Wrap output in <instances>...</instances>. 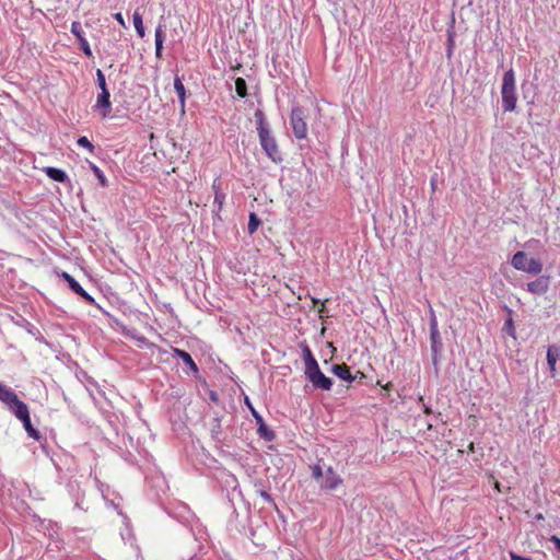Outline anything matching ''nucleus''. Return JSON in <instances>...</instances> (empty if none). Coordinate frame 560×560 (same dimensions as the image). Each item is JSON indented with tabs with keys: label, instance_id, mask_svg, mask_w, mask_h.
<instances>
[{
	"label": "nucleus",
	"instance_id": "nucleus-1",
	"mask_svg": "<svg viewBox=\"0 0 560 560\" xmlns=\"http://www.w3.org/2000/svg\"><path fill=\"white\" fill-rule=\"evenodd\" d=\"M301 349L305 378L312 384L314 389L329 392L334 385L332 380L322 372L316 358L306 343H303Z\"/></svg>",
	"mask_w": 560,
	"mask_h": 560
},
{
	"label": "nucleus",
	"instance_id": "nucleus-2",
	"mask_svg": "<svg viewBox=\"0 0 560 560\" xmlns=\"http://www.w3.org/2000/svg\"><path fill=\"white\" fill-rule=\"evenodd\" d=\"M254 117L257 125L259 142L264 152L272 162L277 164L281 163L283 158L279 150L276 137L272 135V131L266 121L265 113L260 108H257Z\"/></svg>",
	"mask_w": 560,
	"mask_h": 560
},
{
	"label": "nucleus",
	"instance_id": "nucleus-3",
	"mask_svg": "<svg viewBox=\"0 0 560 560\" xmlns=\"http://www.w3.org/2000/svg\"><path fill=\"white\" fill-rule=\"evenodd\" d=\"M502 108L504 112H514L516 109V80L513 68L506 70L502 78L501 86Z\"/></svg>",
	"mask_w": 560,
	"mask_h": 560
},
{
	"label": "nucleus",
	"instance_id": "nucleus-4",
	"mask_svg": "<svg viewBox=\"0 0 560 560\" xmlns=\"http://www.w3.org/2000/svg\"><path fill=\"white\" fill-rule=\"evenodd\" d=\"M430 348H431V357H432V365L434 368L435 373H439V364L440 359L443 352V342L442 337L438 326V319L434 312L431 310L430 320Z\"/></svg>",
	"mask_w": 560,
	"mask_h": 560
},
{
	"label": "nucleus",
	"instance_id": "nucleus-5",
	"mask_svg": "<svg viewBox=\"0 0 560 560\" xmlns=\"http://www.w3.org/2000/svg\"><path fill=\"white\" fill-rule=\"evenodd\" d=\"M307 110L302 106H293L290 114V124L296 139H305L307 136Z\"/></svg>",
	"mask_w": 560,
	"mask_h": 560
},
{
	"label": "nucleus",
	"instance_id": "nucleus-6",
	"mask_svg": "<svg viewBox=\"0 0 560 560\" xmlns=\"http://www.w3.org/2000/svg\"><path fill=\"white\" fill-rule=\"evenodd\" d=\"M511 265L521 271H525L530 275H538L542 270V264L536 258H528L525 252H516L511 260Z\"/></svg>",
	"mask_w": 560,
	"mask_h": 560
},
{
	"label": "nucleus",
	"instance_id": "nucleus-7",
	"mask_svg": "<svg viewBox=\"0 0 560 560\" xmlns=\"http://www.w3.org/2000/svg\"><path fill=\"white\" fill-rule=\"evenodd\" d=\"M244 402L255 419L257 425V434L259 438L267 442H272L276 439L275 431L267 425L262 416L254 408L250 399L247 396H245Z\"/></svg>",
	"mask_w": 560,
	"mask_h": 560
},
{
	"label": "nucleus",
	"instance_id": "nucleus-8",
	"mask_svg": "<svg viewBox=\"0 0 560 560\" xmlns=\"http://www.w3.org/2000/svg\"><path fill=\"white\" fill-rule=\"evenodd\" d=\"M60 277L67 282L69 289L79 295L86 304L98 306L95 299L89 294L70 273L62 271Z\"/></svg>",
	"mask_w": 560,
	"mask_h": 560
},
{
	"label": "nucleus",
	"instance_id": "nucleus-9",
	"mask_svg": "<svg viewBox=\"0 0 560 560\" xmlns=\"http://www.w3.org/2000/svg\"><path fill=\"white\" fill-rule=\"evenodd\" d=\"M94 112L100 113L103 118L109 116L112 112V102H110V93L109 90H101L96 97V102L93 106Z\"/></svg>",
	"mask_w": 560,
	"mask_h": 560
},
{
	"label": "nucleus",
	"instance_id": "nucleus-10",
	"mask_svg": "<svg viewBox=\"0 0 560 560\" xmlns=\"http://www.w3.org/2000/svg\"><path fill=\"white\" fill-rule=\"evenodd\" d=\"M343 482L342 478L335 471L331 466L325 469L324 477L320 482V489L326 491L336 490Z\"/></svg>",
	"mask_w": 560,
	"mask_h": 560
},
{
	"label": "nucleus",
	"instance_id": "nucleus-11",
	"mask_svg": "<svg viewBox=\"0 0 560 560\" xmlns=\"http://www.w3.org/2000/svg\"><path fill=\"white\" fill-rule=\"evenodd\" d=\"M70 32L75 36V38L79 42V48L82 50V52L88 57L92 58L93 52L89 45V42L86 40L84 36V32L82 28V25L79 21H73L71 23Z\"/></svg>",
	"mask_w": 560,
	"mask_h": 560
},
{
	"label": "nucleus",
	"instance_id": "nucleus-12",
	"mask_svg": "<svg viewBox=\"0 0 560 560\" xmlns=\"http://www.w3.org/2000/svg\"><path fill=\"white\" fill-rule=\"evenodd\" d=\"M172 355L174 358L180 359L195 377L198 378L200 376L199 368L189 352L179 348H172Z\"/></svg>",
	"mask_w": 560,
	"mask_h": 560
},
{
	"label": "nucleus",
	"instance_id": "nucleus-13",
	"mask_svg": "<svg viewBox=\"0 0 560 560\" xmlns=\"http://www.w3.org/2000/svg\"><path fill=\"white\" fill-rule=\"evenodd\" d=\"M222 415H219L218 412H214V417L209 422V430L211 439L215 443H221L224 439V432L222 428Z\"/></svg>",
	"mask_w": 560,
	"mask_h": 560
},
{
	"label": "nucleus",
	"instance_id": "nucleus-14",
	"mask_svg": "<svg viewBox=\"0 0 560 560\" xmlns=\"http://www.w3.org/2000/svg\"><path fill=\"white\" fill-rule=\"evenodd\" d=\"M549 284L550 278L548 276H539L534 281L527 283V291L533 294L541 295L548 291Z\"/></svg>",
	"mask_w": 560,
	"mask_h": 560
},
{
	"label": "nucleus",
	"instance_id": "nucleus-15",
	"mask_svg": "<svg viewBox=\"0 0 560 560\" xmlns=\"http://www.w3.org/2000/svg\"><path fill=\"white\" fill-rule=\"evenodd\" d=\"M331 373L349 384L353 383L357 380V375H353L351 373L350 366L347 365L346 363L332 364Z\"/></svg>",
	"mask_w": 560,
	"mask_h": 560
},
{
	"label": "nucleus",
	"instance_id": "nucleus-16",
	"mask_svg": "<svg viewBox=\"0 0 560 560\" xmlns=\"http://www.w3.org/2000/svg\"><path fill=\"white\" fill-rule=\"evenodd\" d=\"M546 359H547V364H548V369L550 372V376L555 377L556 376V364H557V361L560 359V345H556V343L550 345L547 348Z\"/></svg>",
	"mask_w": 560,
	"mask_h": 560
},
{
	"label": "nucleus",
	"instance_id": "nucleus-17",
	"mask_svg": "<svg viewBox=\"0 0 560 560\" xmlns=\"http://www.w3.org/2000/svg\"><path fill=\"white\" fill-rule=\"evenodd\" d=\"M44 172L47 175V177L54 182L60 184H70V178L68 174L61 168L47 166L44 168Z\"/></svg>",
	"mask_w": 560,
	"mask_h": 560
},
{
	"label": "nucleus",
	"instance_id": "nucleus-18",
	"mask_svg": "<svg viewBox=\"0 0 560 560\" xmlns=\"http://www.w3.org/2000/svg\"><path fill=\"white\" fill-rule=\"evenodd\" d=\"M8 408L20 421L30 416L27 405L20 398H18L15 402L11 404Z\"/></svg>",
	"mask_w": 560,
	"mask_h": 560
},
{
	"label": "nucleus",
	"instance_id": "nucleus-19",
	"mask_svg": "<svg viewBox=\"0 0 560 560\" xmlns=\"http://www.w3.org/2000/svg\"><path fill=\"white\" fill-rule=\"evenodd\" d=\"M504 311L506 312L508 317L505 318L502 331L515 339L516 338V329H515L514 319H513L514 312L512 308H510L506 305L504 306Z\"/></svg>",
	"mask_w": 560,
	"mask_h": 560
},
{
	"label": "nucleus",
	"instance_id": "nucleus-20",
	"mask_svg": "<svg viewBox=\"0 0 560 560\" xmlns=\"http://www.w3.org/2000/svg\"><path fill=\"white\" fill-rule=\"evenodd\" d=\"M164 39H165L164 26L162 24H159L155 28V57L158 59L162 58Z\"/></svg>",
	"mask_w": 560,
	"mask_h": 560
},
{
	"label": "nucleus",
	"instance_id": "nucleus-21",
	"mask_svg": "<svg viewBox=\"0 0 560 560\" xmlns=\"http://www.w3.org/2000/svg\"><path fill=\"white\" fill-rule=\"evenodd\" d=\"M174 89L180 103V112L185 113L186 89L182 78L176 75L174 79Z\"/></svg>",
	"mask_w": 560,
	"mask_h": 560
},
{
	"label": "nucleus",
	"instance_id": "nucleus-22",
	"mask_svg": "<svg viewBox=\"0 0 560 560\" xmlns=\"http://www.w3.org/2000/svg\"><path fill=\"white\" fill-rule=\"evenodd\" d=\"M18 395L8 386L0 383V400L8 407L15 402Z\"/></svg>",
	"mask_w": 560,
	"mask_h": 560
},
{
	"label": "nucleus",
	"instance_id": "nucleus-23",
	"mask_svg": "<svg viewBox=\"0 0 560 560\" xmlns=\"http://www.w3.org/2000/svg\"><path fill=\"white\" fill-rule=\"evenodd\" d=\"M226 195L224 192H217L213 200V219L222 221L220 212L223 208Z\"/></svg>",
	"mask_w": 560,
	"mask_h": 560
},
{
	"label": "nucleus",
	"instance_id": "nucleus-24",
	"mask_svg": "<svg viewBox=\"0 0 560 560\" xmlns=\"http://www.w3.org/2000/svg\"><path fill=\"white\" fill-rule=\"evenodd\" d=\"M21 422L23 423V427L30 438H32L36 441H39L42 439L40 432L36 428H34V425L32 424L31 416H27Z\"/></svg>",
	"mask_w": 560,
	"mask_h": 560
},
{
	"label": "nucleus",
	"instance_id": "nucleus-25",
	"mask_svg": "<svg viewBox=\"0 0 560 560\" xmlns=\"http://www.w3.org/2000/svg\"><path fill=\"white\" fill-rule=\"evenodd\" d=\"M132 22L133 26L136 28V32L140 38H143L145 35V28L143 25V19L142 15L139 13L138 10H136L132 14Z\"/></svg>",
	"mask_w": 560,
	"mask_h": 560
},
{
	"label": "nucleus",
	"instance_id": "nucleus-26",
	"mask_svg": "<svg viewBox=\"0 0 560 560\" xmlns=\"http://www.w3.org/2000/svg\"><path fill=\"white\" fill-rule=\"evenodd\" d=\"M89 166H90V170L95 175V177L98 179L100 186L103 188L107 187L108 180H107L106 176L104 175L103 171L92 162H89Z\"/></svg>",
	"mask_w": 560,
	"mask_h": 560
},
{
	"label": "nucleus",
	"instance_id": "nucleus-27",
	"mask_svg": "<svg viewBox=\"0 0 560 560\" xmlns=\"http://www.w3.org/2000/svg\"><path fill=\"white\" fill-rule=\"evenodd\" d=\"M261 224L260 218L255 212H250L248 217L247 231L253 235Z\"/></svg>",
	"mask_w": 560,
	"mask_h": 560
},
{
	"label": "nucleus",
	"instance_id": "nucleus-28",
	"mask_svg": "<svg viewBox=\"0 0 560 560\" xmlns=\"http://www.w3.org/2000/svg\"><path fill=\"white\" fill-rule=\"evenodd\" d=\"M235 92L241 98H245L248 95L247 83L245 79L241 77L235 79Z\"/></svg>",
	"mask_w": 560,
	"mask_h": 560
},
{
	"label": "nucleus",
	"instance_id": "nucleus-29",
	"mask_svg": "<svg viewBox=\"0 0 560 560\" xmlns=\"http://www.w3.org/2000/svg\"><path fill=\"white\" fill-rule=\"evenodd\" d=\"M454 32L447 31V45H446V57L451 58L455 47Z\"/></svg>",
	"mask_w": 560,
	"mask_h": 560
},
{
	"label": "nucleus",
	"instance_id": "nucleus-30",
	"mask_svg": "<svg viewBox=\"0 0 560 560\" xmlns=\"http://www.w3.org/2000/svg\"><path fill=\"white\" fill-rule=\"evenodd\" d=\"M320 462L322 460H319L317 464L312 466V477L316 481L322 480L324 477V474H325L324 467L320 465Z\"/></svg>",
	"mask_w": 560,
	"mask_h": 560
},
{
	"label": "nucleus",
	"instance_id": "nucleus-31",
	"mask_svg": "<svg viewBox=\"0 0 560 560\" xmlns=\"http://www.w3.org/2000/svg\"><path fill=\"white\" fill-rule=\"evenodd\" d=\"M77 144L81 148L89 150L91 153H93L95 150L94 144L85 136L79 137L77 140Z\"/></svg>",
	"mask_w": 560,
	"mask_h": 560
},
{
	"label": "nucleus",
	"instance_id": "nucleus-32",
	"mask_svg": "<svg viewBox=\"0 0 560 560\" xmlns=\"http://www.w3.org/2000/svg\"><path fill=\"white\" fill-rule=\"evenodd\" d=\"M96 85L100 90H106L108 89L107 88V84H106V78H105V74L103 73V71L101 69H97L96 70Z\"/></svg>",
	"mask_w": 560,
	"mask_h": 560
},
{
	"label": "nucleus",
	"instance_id": "nucleus-33",
	"mask_svg": "<svg viewBox=\"0 0 560 560\" xmlns=\"http://www.w3.org/2000/svg\"><path fill=\"white\" fill-rule=\"evenodd\" d=\"M113 18L118 22V24L120 26H122L124 28H127L125 19H124V16H122V14L120 12H117V13L113 14Z\"/></svg>",
	"mask_w": 560,
	"mask_h": 560
},
{
	"label": "nucleus",
	"instance_id": "nucleus-34",
	"mask_svg": "<svg viewBox=\"0 0 560 560\" xmlns=\"http://www.w3.org/2000/svg\"><path fill=\"white\" fill-rule=\"evenodd\" d=\"M509 556H510L511 560H533L529 557L521 556V555H518V553H516L514 551H510Z\"/></svg>",
	"mask_w": 560,
	"mask_h": 560
},
{
	"label": "nucleus",
	"instance_id": "nucleus-35",
	"mask_svg": "<svg viewBox=\"0 0 560 560\" xmlns=\"http://www.w3.org/2000/svg\"><path fill=\"white\" fill-rule=\"evenodd\" d=\"M212 190H213L214 195H215L217 192H223V191H222V188H221V180H220L219 178H215V179L213 180V184H212Z\"/></svg>",
	"mask_w": 560,
	"mask_h": 560
},
{
	"label": "nucleus",
	"instance_id": "nucleus-36",
	"mask_svg": "<svg viewBox=\"0 0 560 560\" xmlns=\"http://www.w3.org/2000/svg\"><path fill=\"white\" fill-rule=\"evenodd\" d=\"M260 497L264 499L265 502L267 503H272L273 502V499L271 497L270 493H268L267 491L262 490L260 491Z\"/></svg>",
	"mask_w": 560,
	"mask_h": 560
},
{
	"label": "nucleus",
	"instance_id": "nucleus-37",
	"mask_svg": "<svg viewBox=\"0 0 560 560\" xmlns=\"http://www.w3.org/2000/svg\"><path fill=\"white\" fill-rule=\"evenodd\" d=\"M550 541L553 544L555 548L560 552V537L552 535L550 537Z\"/></svg>",
	"mask_w": 560,
	"mask_h": 560
},
{
	"label": "nucleus",
	"instance_id": "nucleus-38",
	"mask_svg": "<svg viewBox=\"0 0 560 560\" xmlns=\"http://www.w3.org/2000/svg\"><path fill=\"white\" fill-rule=\"evenodd\" d=\"M209 399L215 404L219 402V394L215 390H210Z\"/></svg>",
	"mask_w": 560,
	"mask_h": 560
},
{
	"label": "nucleus",
	"instance_id": "nucleus-39",
	"mask_svg": "<svg viewBox=\"0 0 560 560\" xmlns=\"http://www.w3.org/2000/svg\"><path fill=\"white\" fill-rule=\"evenodd\" d=\"M326 313H327V308L324 305H322V307L318 308L319 317L323 318Z\"/></svg>",
	"mask_w": 560,
	"mask_h": 560
},
{
	"label": "nucleus",
	"instance_id": "nucleus-40",
	"mask_svg": "<svg viewBox=\"0 0 560 560\" xmlns=\"http://www.w3.org/2000/svg\"><path fill=\"white\" fill-rule=\"evenodd\" d=\"M354 375H357V378H360V380L365 378V374L361 371H357V373Z\"/></svg>",
	"mask_w": 560,
	"mask_h": 560
},
{
	"label": "nucleus",
	"instance_id": "nucleus-41",
	"mask_svg": "<svg viewBox=\"0 0 560 560\" xmlns=\"http://www.w3.org/2000/svg\"><path fill=\"white\" fill-rule=\"evenodd\" d=\"M534 518H535V521H538V522H539V521H544V520H545V517H544V515H542L541 513H537V514L534 516Z\"/></svg>",
	"mask_w": 560,
	"mask_h": 560
},
{
	"label": "nucleus",
	"instance_id": "nucleus-42",
	"mask_svg": "<svg viewBox=\"0 0 560 560\" xmlns=\"http://www.w3.org/2000/svg\"><path fill=\"white\" fill-rule=\"evenodd\" d=\"M312 302H313L314 305H317V304L322 303L320 300L317 299V298H312Z\"/></svg>",
	"mask_w": 560,
	"mask_h": 560
},
{
	"label": "nucleus",
	"instance_id": "nucleus-43",
	"mask_svg": "<svg viewBox=\"0 0 560 560\" xmlns=\"http://www.w3.org/2000/svg\"><path fill=\"white\" fill-rule=\"evenodd\" d=\"M522 89H523V97L526 100L528 97L526 91H525V85L523 84L522 85Z\"/></svg>",
	"mask_w": 560,
	"mask_h": 560
},
{
	"label": "nucleus",
	"instance_id": "nucleus-44",
	"mask_svg": "<svg viewBox=\"0 0 560 560\" xmlns=\"http://www.w3.org/2000/svg\"><path fill=\"white\" fill-rule=\"evenodd\" d=\"M138 340H140L141 342H145L147 341L145 337H140Z\"/></svg>",
	"mask_w": 560,
	"mask_h": 560
},
{
	"label": "nucleus",
	"instance_id": "nucleus-45",
	"mask_svg": "<svg viewBox=\"0 0 560 560\" xmlns=\"http://www.w3.org/2000/svg\"><path fill=\"white\" fill-rule=\"evenodd\" d=\"M469 450H470L471 452H474V443H470V444H469Z\"/></svg>",
	"mask_w": 560,
	"mask_h": 560
},
{
	"label": "nucleus",
	"instance_id": "nucleus-46",
	"mask_svg": "<svg viewBox=\"0 0 560 560\" xmlns=\"http://www.w3.org/2000/svg\"><path fill=\"white\" fill-rule=\"evenodd\" d=\"M23 322H25L27 324V326H31V327H34L33 325H31V323H28L25 318H23Z\"/></svg>",
	"mask_w": 560,
	"mask_h": 560
},
{
	"label": "nucleus",
	"instance_id": "nucleus-47",
	"mask_svg": "<svg viewBox=\"0 0 560 560\" xmlns=\"http://www.w3.org/2000/svg\"><path fill=\"white\" fill-rule=\"evenodd\" d=\"M529 104L534 103V96L528 101Z\"/></svg>",
	"mask_w": 560,
	"mask_h": 560
}]
</instances>
